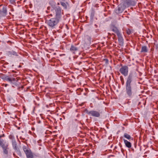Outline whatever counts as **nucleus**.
Wrapping results in <instances>:
<instances>
[{"label":"nucleus","instance_id":"1","mask_svg":"<svg viewBox=\"0 0 158 158\" xmlns=\"http://www.w3.org/2000/svg\"><path fill=\"white\" fill-rule=\"evenodd\" d=\"M136 77L135 72L131 71L129 73L126 83V92L127 96L131 97L136 91V87L131 82L134 78Z\"/></svg>","mask_w":158,"mask_h":158},{"label":"nucleus","instance_id":"2","mask_svg":"<svg viewBox=\"0 0 158 158\" xmlns=\"http://www.w3.org/2000/svg\"><path fill=\"white\" fill-rule=\"evenodd\" d=\"M51 11L52 14H51L50 15L52 16L53 15L55 16L54 18L60 21L63 14V10H62L61 8L58 6H55L52 7Z\"/></svg>","mask_w":158,"mask_h":158},{"label":"nucleus","instance_id":"3","mask_svg":"<svg viewBox=\"0 0 158 158\" xmlns=\"http://www.w3.org/2000/svg\"><path fill=\"white\" fill-rule=\"evenodd\" d=\"M60 20L55 18H52L46 21L47 24L50 27L54 28Z\"/></svg>","mask_w":158,"mask_h":158},{"label":"nucleus","instance_id":"4","mask_svg":"<svg viewBox=\"0 0 158 158\" xmlns=\"http://www.w3.org/2000/svg\"><path fill=\"white\" fill-rule=\"evenodd\" d=\"M2 78L5 81L10 82L13 85H17V82L18 80V78H11L8 76L4 75L2 77Z\"/></svg>","mask_w":158,"mask_h":158},{"label":"nucleus","instance_id":"5","mask_svg":"<svg viewBox=\"0 0 158 158\" xmlns=\"http://www.w3.org/2000/svg\"><path fill=\"white\" fill-rule=\"evenodd\" d=\"M23 149L26 155L27 158H34V154L26 146H23Z\"/></svg>","mask_w":158,"mask_h":158},{"label":"nucleus","instance_id":"6","mask_svg":"<svg viewBox=\"0 0 158 158\" xmlns=\"http://www.w3.org/2000/svg\"><path fill=\"white\" fill-rule=\"evenodd\" d=\"M85 112L89 115L95 117H99L100 116V112L99 111L91 110L89 111L87 109H85Z\"/></svg>","mask_w":158,"mask_h":158},{"label":"nucleus","instance_id":"7","mask_svg":"<svg viewBox=\"0 0 158 158\" xmlns=\"http://www.w3.org/2000/svg\"><path fill=\"white\" fill-rule=\"evenodd\" d=\"M122 3L126 8L134 6L136 3V2L133 0H124Z\"/></svg>","mask_w":158,"mask_h":158},{"label":"nucleus","instance_id":"8","mask_svg":"<svg viewBox=\"0 0 158 158\" xmlns=\"http://www.w3.org/2000/svg\"><path fill=\"white\" fill-rule=\"evenodd\" d=\"M7 10L6 6L2 5H0V18H2L5 17L6 15Z\"/></svg>","mask_w":158,"mask_h":158},{"label":"nucleus","instance_id":"9","mask_svg":"<svg viewBox=\"0 0 158 158\" xmlns=\"http://www.w3.org/2000/svg\"><path fill=\"white\" fill-rule=\"evenodd\" d=\"M119 72L124 76H126L128 74V68L126 65L123 66L120 68Z\"/></svg>","mask_w":158,"mask_h":158},{"label":"nucleus","instance_id":"10","mask_svg":"<svg viewBox=\"0 0 158 158\" xmlns=\"http://www.w3.org/2000/svg\"><path fill=\"white\" fill-rule=\"evenodd\" d=\"M125 8V7L122 2L118 6L117 8L115 10V11L116 13L119 14L122 13Z\"/></svg>","mask_w":158,"mask_h":158},{"label":"nucleus","instance_id":"11","mask_svg":"<svg viewBox=\"0 0 158 158\" xmlns=\"http://www.w3.org/2000/svg\"><path fill=\"white\" fill-rule=\"evenodd\" d=\"M0 145L3 149L4 153L5 154L7 155L8 154V145L7 144L5 145L3 143H2V142L0 141Z\"/></svg>","mask_w":158,"mask_h":158},{"label":"nucleus","instance_id":"12","mask_svg":"<svg viewBox=\"0 0 158 158\" xmlns=\"http://www.w3.org/2000/svg\"><path fill=\"white\" fill-rule=\"evenodd\" d=\"M60 3L61 5L64 7V9H67V6H69V4L68 2H60Z\"/></svg>","mask_w":158,"mask_h":158},{"label":"nucleus","instance_id":"13","mask_svg":"<svg viewBox=\"0 0 158 158\" xmlns=\"http://www.w3.org/2000/svg\"><path fill=\"white\" fill-rule=\"evenodd\" d=\"M70 50L73 53H75L76 52L78 51V48L77 47L72 45L71 48H70Z\"/></svg>","mask_w":158,"mask_h":158},{"label":"nucleus","instance_id":"14","mask_svg":"<svg viewBox=\"0 0 158 158\" xmlns=\"http://www.w3.org/2000/svg\"><path fill=\"white\" fill-rule=\"evenodd\" d=\"M123 141L124 143L126 145V146L128 148H131V143L128 141L127 140L123 139Z\"/></svg>","mask_w":158,"mask_h":158},{"label":"nucleus","instance_id":"15","mask_svg":"<svg viewBox=\"0 0 158 158\" xmlns=\"http://www.w3.org/2000/svg\"><path fill=\"white\" fill-rule=\"evenodd\" d=\"M117 36L118 37V40L119 43L120 44H123V39L122 36L121 34V33H120L119 34L117 35Z\"/></svg>","mask_w":158,"mask_h":158},{"label":"nucleus","instance_id":"16","mask_svg":"<svg viewBox=\"0 0 158 158\" xmlns=\"http://www.w3.org/2000/svg\"><path fill=\"white\" fill-rule=\"evenodd\" d=\"M8 56H11L12 55L17 56L18 55L17 53L15 51H9L8 52Z\"/></svg>","mask_w":158,"mask_h":158},{"label":"nucleus","instance_id":"17","mask_svg":"<svg viewBox=\"0 0 158 158\" xmlns=\"http://www.w3.org/2000/svg\"><path fill=\"white\" fill-rule=\"evenodd\" d=\"M12 145L14 149L15 150H17L18 148L17 147L16 142L15 140L12 141Z\"/></svg>","mask_w":158,"mask_h":158},{"label":"nucleus","instance_id":"18","mask_svg":"<svg viewBox=\"0 0 158 158\" xmlns=\"http://www.w3.org/2000/svg\"><path fill=\"white\" fill-rule=\"evenodd\" d=\"M148 52V49L146 46H142L141 49V52Z\"/></svg>","mask_w":158,"mask_h":158},{"label":"nucleus","instance_id":"19","mask_svg":"<svg viewBox=\"0 0 158 158\" xmlns=\"http://www.w3.org/2000/svg\"><path fill=\"white\" fill-rule=\"evenodd\" d=\"M112 31L115 33L117 35L120 33L118 29L116 27H114L112 29Z\"/></svg>","mask_w":158,"mask_h":158},{"label":"nucleus","instance_id":"20","mask_svg":"<svg viewBox=\"0 0 158 158\" xmlns=\"http://www.w3.org/2000/svg\"><path fill=\"white\" fill-rule=\"evenodd\" d=\"M124 137L127 139H130L131 138V137L129 135L126 133L124 134Z\"/></svg>","mask_w":158,"mask_h":158},{"label":"nucleus","instance_id":"21","mask_svg":"<svg viewBox=\"0 0 158 158\" xmlns=\"http://www.w3.org/2000/svg\"><path fill=\"white\" fill-rule=\"evenodd\" d=\"M16 152L17 153L18 155L20 157H21L22 156V153L19 150V148L17 149V150H15Z\"/></svg>","mask_w":158,"mask_h":158},{"label":"nucleus","instance_id":"22","mask_svg":"<svg viewBox=\"0 0 158 158\" xmlns=\"http://www.w3.org/2000/svg\"><path fill=\"white\" fill-rule=\"evenodd\" d=\"M85 37L88 40V41L87 42L90 43L91 40V39L90 37L88 35H86Z\"/></svg>","mask_w":158,"mask_h":158},{"label":"nucleus","instance_id":"23","mask_svg":"<svg viewBox=\"0 0 158 158\" xmlns=\"http://www.w3.org/2000/svg\"><path fill=\"white\" fill-rule=\"evenodd\" d=\"M131 33V31L129 29H128L127 30V33L128 35H130Z\"/></svg>","mask_w":158,"mask_h":158},{"label":"nucleus","instance_id":"24","mask_svg":"<svg viewBox=\"0 0 158 158\" xmlns=\"http://www.w3.org/2000/svg\"><path fill=\"white\" fill-rule=\"evenodd\" d=\"M10 2L12 4H13L15 2V0H9Z\"/></svg>","mask_w":158,"mask_h":158},{"label":"nucleus","instance_id":"25","mask_svg":"<svg viewBox=\"0 0 158 158\" xmlns=\"http://www.w3.org/2000/svg\"><path fill=\"white\" fill-rule=\"evenodd\" d=\"M7 85H8L7 84H5V86L6 87Z\"/></svg>","mask_w":158,"mask_h":158},{"label":"nucleus","instance_id":"26","mask_svg":"<svg viewBox=\"0 0 158 158\" xmlns=\"http://www.w3.org/2000/svg\"><path fill=\"white\" fill-rule=\"evenodd\" d=\"M11 11H14V9L13 8H12V9H11Z\"/></svg>","mask_w":158,"mask_h":158},{"label":"nucleus","instance_id":"27","mask_svg":"<svg viewBox=\"0 0 158 158\" xmlns=\"http://www.w3.org/2000/svg\"><path fill=\"white\" fill-rule=\"evenodd\" d=\"M57 5H60V3H59L58 2L57 4Z\"/></svg>","mask_w":158,"mask_h":158},{"label":"nucleus","instance_id":"28","mask_svg":"<svg viewBox=\"0 0 158 158\" xmlns=\"http://www.w3.org/2000/svg\"><path fill=\"white\" fill-rule=\"evenodd\" d=\"M9 14L10 15H11V13L10 12L9 13Z\"/></svg>","mask_w":158,"mask_h":158},{"label":"nucleus","instance_id":"29","mask_svg":"<svg viewBox=\"0 0 158 158\" xmlns=\"http://www.w3.org/2000/svg\"><path fill=\"white\" fill-rule=\"evenodd\" d=\"M75 120L76 121H77V119H75Z\"/></svg>","mask_w":158,"mask_h":158}]
</instances>
